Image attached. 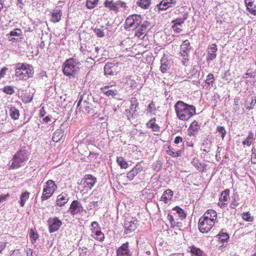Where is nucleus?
<instances>
[{
    "mask_svg": "<svg viewBox=\"0 0 256 256\" xmlns=\"http://www.w3.org/2000/svg\"><path fill=\"white\" fill-rule=\"evenodd\" d=\"M176 4V0H162L156 6L159 10H166L169 8L173 7Z\"/></svg>",
    "mask_w": 256,
    "mask_h": 256,
    "instance_id": "nucleus-14",
    "label": "nucleus"
},
{
    "mask_svg": "<svg viewBox=\"0 0 256 256\" xmlns=\"http://www.w3.org/2000/svg\"><path fill=\"white\" fill-rule=\"evenodd\" d=\"M230 76V72L228 70H226L224 74L222 76V79L226 80H230L229 76Z\"/></svg>",
    "mask_w": 256,
    "mask_h": 256,
    "instance_id": "nucleus-56",
    "label": "nucleus"
},
{
    "mask_svg": "<svg viewBox=\"0 0 256 256\" xmlns=\"http://www.w3.org/2000/svg\"><path fill=\"white\" fill-rule=\"evenodd\" d=\"M129 243L123 244L116 250L117 256H132V252L128 248Z\"/></svg>",
    "mask_w": 256,
    "mask_h": 256,
    "instance_id": "nucleus-15",
    "label": "nucleus"
},
{
    "mask_svg": "<svg viewBox=\"0 0 256 256\" xmlns=\"http://www.w3.org/2000/svg\"><path fill=\"white\" fill-rule=\"evenodd\" d=\"M188 248V252L191 253V256H207L202 250L194 246H190Z\"/></svg>",
    "mask_w": 256,
    "mask_h": 256,
    "instance_id": "nucleus-24",
    "label": "nucleus"
},
{
    "mask_svg": "<svg viewBox=\"0 0 256 256\" xmlns=\"http://www.w3.org/2000/svg\"><path fill=\"white\" fill-rule=\"evenodd\" d=\"M150 4L151 0H139L136 2V4L144 9L148 8Z\"/></svg>",
    "mask_w": 256,
    "mask_h": 256,
    "instance_id": "nucleus-36",
    "label": "nucleus"
},
{
    "mask_svg": "<svg viewBox=\"0 0 256 256\" xmlns=\"http://www.w3.org/2000/svg\"><path fill=\"white\" fill-rule=\"evenodd\" d=\"M251 162L252 164H256V154L251 155Z\"/></svg>",
    "mask_w": 256,
    "mask_h": 256,
    "instance_id": "nucleus-64",
    "label": "nucleus"
},
{
    "mask_svg": "<svg viewBox=\"0 0 256 256\" xmlns=\"http://www.w3.org/2000/svg\"><path fill=\"white\" fill-rule=\"evenodd\" d=\"M219 240L222 242H227L229 239V236L226 232H222V230L217 236Z\"/></svg>",
    "mask_w": 256,
    "mask_h": 256,
    "instance_id": "nucleus-39",
    "label": "nucleus"
},
{
    "mask_svg": "<svg viewBox=\"0 0 256 256\" xmlns=\"http://www.w3.org/2000/svg\"><path fill=\"white\" fill-rule=\"evenodd\" d=\"M242 218L244 220L248 222H252L254 220V217L251 216V214L250 213V212H246L242 213Z\"/></svg>",
    "mask_w": 256,
    "mask_h": 256,
    "instance_id": "nucleus-41",
    "label": "nucleus"
},
{
    "mask_svg": "<svg viewBox=\"0 0 256 256\" xmlns=\"http://www.w3.org/2000/svg\"><path fill=\"white\" fill-rule=\"evenodd\" d=\"M142 170V168L136 164L132 169L127 174V178L132 180L134 177Z\"/></svg>",
    "mask_w": 256,
    "mask_h": 256,
    "instance_id": "nucleus-23",
    "label": "nucleus"
},
{
    "mask_svg": "<svg viewBox=\"0 0 256 256\" xmlns=\"http://www.w3.org/2000/svg\"><path fill=\"white\" fill-rule=\"evenodd\" d=\"M200 125L198 124V122L194 120L192 122L188 128V134L190 136H195L200 130Z\"/></svg>",
    "mask_w": 256,
    "mask_h": 256,
    "instance_id": "nucleus-21",
    "label": "nucleus"
},
{
    "mask_svg": "<svg viewBox=\"0 0 256 256\" xmlns=\"http://www.w3.org/2000/svg\"><path fill=\"white\" fill-rule=\"evenodd\" d=\"M215 81L214 74H209L206 80V83L208 84V86H212Z\"/></svg>",
    "mask_w": 256,
    "mask_h": 256,
    "instance_id": "nucleus-42",
    "label": "nucleus"
},
{
    "mask_svg": "<svg viewBox=\"0 0 256 256\" xmlns=\"http://www.w3.org/2000/svg\"><path fill=\"white\" fill-rule=\"evenodd\" d=\"M172 28L173 29V30L176 33H180L182 32V29L180 28H178V26H176V25H173L172 26Z\"/></svg>",
    "mask_w": 256,
    "mask_h": 256,
    "instance_id": "nucleus-59",
    "label": "nucleus"
},
{
    "mask_svg": "<svg viewBox=\"0 0 256 256\" xmlns=\"http://www.w3.org/2000/svg\"><path fill=\"white\" fill-rule=\"evenodd\" d=\"M160 70L162 73L166 72L170 68V62L167 57L164 56L160 60Z\"/></svg>",
    "mask_w": 256,
    "mask_h": 256,
    "instance_id": "nucleus-27",
    "label": "nucleus"
},
{
    "mask_svg": "<svg viewBox=\"0 0 256 256\" xmlns=\"http://www.w3.org/2000/svg\"><path fill=\"white\" fill-rule=\"evenodd\" d=\"M256 103V97L252 96L251 98V102H250V104H246V109H247V110L252 109L254 108V106L255 105Z\"/></svg>",
    "mask_w": 256,
    "mask_h": 256,
    "instance_id": "nucleus-47",
    "label": "nucleus"
},
{
    "mask_svg": "<svg viewBox=\"0 0 256 256\" xmlns=\"http://www.w3.org/2000/svg\"><path fill=\"white\" fill-rule=\"evenodd\" d=\"M217 132L221 134V137L223 140L226 134V130L224 126H218L216 128Z\"/></svg>",
    "mask_w": 256,
    "mask_h": 256,
    "instance_id": "nucleus-49",
    "label": "nucleus"
},
{
    "mask_svg": "<svg viewBox=\"0 0 256 256\" xmlns=\"http://www.w3.org/2000/svg\"><path fill=\"white\" fill-rule=\"evenodd\" d=\"M84 208L78 200H74L71 203L68 212L72 216H74L81 214Z\"/></svg>",
    "mask_w": 256,
    "mask_h": 256,
    "instance_id": "nucleus-11",
    "label": "nucleus"
},
{
    "mask_svg": "<svg viewBox=\"0 0 256 256\" xmlns=\"http://www.w3.org/2000/svg\"><path fill=\"white\" fill-rule=\"evenodd\" d=\"M120 71L118 63L107 62L104 66V75L107 77L116 75Z\"/></svg>",
    "mask_w": 256,
    "mask_h": 256,
    "instance_id": "nucleus-10",
    "label": "nucleus"
},
{
    "mask_svg": "<svg viewBox=\"0 0 256 256\" xmlns=\"http://www.w3.org/2000/svg\"><path fill=\"white\" fill-rule=\"evenodd\" d=\"M148 128L152 129L153 132H158L160 130V127L156 124V118L150 119L146 124Z\"/></svg>",
    "mask_w": 256,
    "mask_h": 256,
    "instance_id": "nucleus-30",
    "label": "nucleus"
},
{
    "mask_svg": "<svg viewBox=\"0 0 256 256\" xmlns=\"http://www.w3.org/2000/svg\"><path fill=\"white\" fill-rule=\"evenodd\" d=\"M130 103L131 105L130 110L132 112V118H135L138 116V114L136 112L139 104L136 98H131Z\"/></svg>",
    "mask_w": 256,
    "mask_h": 256,
    "instance_id": "nucleus-19",
    "label": "nucleus"
},
{
    "mask_svg": "<svg viewBox=\"0 0 256 256\" xmlns=\"http://www.w3.org/2000/svg\"><path fill=\"white\" fill-rule=\"evenodd\" d=\"M28 156V148L27 146L21 147L14 156L12 162L10 166L12 169L18 168L22 166V164L27 160Z\"/></svg>",
    "mask_w": 256,
    "mask_h": 256,
    "instance_id": "nucleus-4",
    "label": "nucleus"
},
{
    "mask_svg": "<svg viewBox=\"0 0 256 256\" xmlns=\"http://www.w3.org/2000/svg\"><path fill=\"white\" fill-rule=\"evenodd\" d=\"M218 50L216 44H212L208 46L206 56L207 61H212L216 57V52Z\"/></svg>",
    "mask_w": 256,
    "mask_h": 256,
    "instance_id": "nucleus-18",
    "label": "nucleus"
},
{
    "mask_svg": "<svg viewBox=\"0 0 256 256\" xmlns=\"http://www.w3.org/2000/svg\"><path fill=\"white\" fill-rule=\"evenodd\" d=\"M3 92L10 95L12 94L14 92V88L12 86H6L2 89Z\"/></svg>",
    "mask_w": 256,
    "mask_h": 256,
    "instance_id": "nucleus-46",
    "label": "nucleus"
},
{
    "mask_svg": "<svg viewBox=\"0 0 256 256\" xmlns=\"http://www.w3.org/2000/svg\"><path fill=\"white\" fill-rule=\"evenodd\" d=\"M182 142V138L180 136H177L176 137L174 142L176 144H178L180 142Z\"/></svg>",
    "mask_w": 256,
    "mask_h": 256,
    "instance_id": "nucleus-60",
    "label": "nucleus"
},
{
    "mask_svg": "<svg viewBox=\"0 0 256 256\" xmlns=\"http://www.w3.org/2000/svg\"><path fill=\"white\" fill-rule=\"evenodd\" d=\"M202 217L204 218H208V220H212V222H216L217 218V214L214 210H209Z\"/></svg>",
    "mask_w": 256,
    "mask_h": 256,
    "instance_id": "nucleus-25",
    "label": "nucleus"
},
{
    "mask_svg": "<svg viewBox=\"0 0 256 256\" xmlns=\"http://www.w3.org/2000/svg\"><path fill=\"white\" fill-rule=\"evenodd\" d=\"M98 0H87L86 6L88 9L94 8L98 4Z\"/></svg>",
    "mask_w": 256,
    "mask_h": 256,
    "instance_id": "nucleus-45",
    "label": "nucleus"
},
{
    "mask_svg": "<svg viewBox=\"0 0 256 256\" xmlns=\"http://www.w3.org/2000/svg\"><path fill=\"white\" fill-rule=\"evenodd\" d=\"M57 188L58 186L54 180H48L45 183L44 188L41 196L42 200H46L50 198Z\"/></svg>",
    "mask_w": 256,
    "mask_h": 256,
    "instance_id": "nucleus-5",
    "label": "nucleus"
},
{
    "mask_svg": "<svg viewBox=\"0 0 256 256\" xmlns=\"http://www.w3.org/2000/svg\"><path fill=\"white\" fill-rule=\"evenodd\" d=\"M156 108L155 104L152 101L148 106V112L150 113H152L154 110H156Z\"/></svg>",
    "mask_w": 256,
    "mask_h": 256,
    "instance_id": "nucleus-53",
    "label": "nucleus"
},
{
    "mask_svg": "<svg viewBox=\"0 0 256 256\" xmlns=\"http://www.w3.org/2000/svg\"><path fill=\"white\" fill-rule=\"evenodd\" d=\"M184 22L182 19V18H178L173 20H172V23L173 24V25H176V26H182V24H183Z\"/></svg>",
    "mask_w": 256,
    "mask_h": 256,
    "instance_id": "nucleus-52",
    "label": "nucleus"
},
{
    "mask_svg": "<svg viewBox=\"0 0 256 256\" xmlns=\"http://www.w3.org/2000/svg\"><path fill=\"white\" fill-rule=\"evenodd\" d=\"M138 222L136 220L128 221L124 222V233L129 234L136 230L138 227Z\"/></svg>",
    "mask_w": 256,
    "mask_h": 256,
    "instance_id": "nucleus-17",
    "label": "nucleus"
},
{
    "mask_svg": "<svg viewBox=\"0 0 256 256\" xmlns=\"http://www.w3.org/2000/svg\"><path fill=\"white\" fill-rule=\"evenodd\" d=\"M12 66L15 70L14 76L18 80H26L33 76L34 68L31 64L18 62Z\"/></svg>",
    "mask_w": 256,
    "mask_h": 256,
    "instance_id": "nucleus-2",
    "label": "nucleus"
},
{
    "mask_svg": "<svg viewBox=\"0 0 256 256\" xmlns=\"http://www.w3.org/2000/svg\"><path fill=\"white\" fill-rule=\"evenodd\" d=\"M91 236L100 242H103L104 240V234L101 232V230L92 232Z\"/></svg>",
    "mask_w": 256,
    "mask_h": 256,
    "instance_id": "nucleus-33",
    "label": "nucleus"
},
{
    "mask_svg": "<svg viewBox=\"0 0 256 256\" xmlns=\"http://www.w3.org/2000/svg\"><path fill=\"white\" fill-rule=\"evenodd\" d=\"M80 63L76 58H70L62 65V72L66 76L70 78H74L80 70Z\"/></svg>",
    "mask_w": 256,
    "mask_h": 256,
    "instance_id": "nucleus-3",
    "label": "nucleus"
},
{
    "mask_svg": "<svg viewBox=\"0 0 256 256\" xmlns=\"http://www.w3.org/2000/svg\"><path fill=\"white\" fill-rule=\"evenodd\" d=\"M150 25V23L148 22L146 20L142 21V23L138 26V28H136L134 36L138 38H140V36L146 32Z\"/></svg>",
    "mask_w": 256,
    "mask_h": 256,
    "instance_id": "nucleus-13",
    "label": "nucleus"
},
{
    "mask_svg": "<svg viewBox=\"0 0 256 256\" xmlns=\"http://www.w3.org/2000/svg\"><path fill=\"white\" fill-rule=\"evenodd\" d=\"M22 32L20 28H16L14 30L10 31L8 35L10 36H18L21 35Z\"/></svg>",
    "mask_w": 256,
    "mask_h": 256,
    "instance_id": "nucleus-51",
    "label": "nucleus"
},
{
    "mask_svg": "<svg viewBox=\"0 0 256 256\" xmlns=\"http://www.w3.org/2000/svg\"><path fill=\"white\" fill-rule=\"evenodd\" d=\"M62 13L60 9H55L52 14L50 21L53 23L58 22L60 20Z\"/></svg>",
    "mask_w": 256,
    "mask_h": 256,
    "instance_id": "nucleus-28",
    "label": "nucleus"
},
{
    "mask_svg": "<svg viewBox=\"0 0 256 256\" xmlns=\"http://www.w3.org/2000/svg\"><path fill=\"white\" fill-rule=\"evenodd\" d=\"M30 192H22L20 196V204L21 206H24L26 202L29 198Z\"/></svg>",
    "mask_w": 256,
    "mask_h": 256,
    "instance_id": "nucleus-37",
    "label": "nucleus"
},
{
    "mask_svg": "<svg viewBox=\"0 0 256 256\" xmlns=\"http://www.w3.org/2000/svg\"><path fill=\"white\" fill-rule=\"evenodd\" d=\"M100 91L108 98L119 100L120 94L116 88H109L108 86H104L100 88Z\"/></svg>",
    "mask_w": 256,
    "mask_h": 256,
    "instance_id": "nucleus-12",
    "label": "nucleus"
},
{
    "mask_svg": "<svg viewBox=\"0 0 256 256\" xmlns=\"http://www.w3.org/2000/svg\"><path fill=\"white\" fill-rule=\"evenodd\" d=\"M96 178L91 174H86L81 180L80 184L83 187L82 191L90 190L96 182Z\"/></svg>",
    "mask_w": 256,
    "mask_h": 256,
    "instance_id": "nucleus-7",
    "label": "nucleus"
},
{
    "mask_svg": "<svg viewBox=\"0 0 256 256\" xmlns=\"http://www.w3.org/2000/svg\"><path fill=\"white\" fill-rule=\"evenodd\" d=\"M91 226L92 227V232H94L100 230V228L98 223L96 221L92 222L91 224Z\"/></svg>",
    "mask_w": 256,
    "mask_h": 256,
    "instance_id": "nucleus-50",
    "label": "nucleus"
},
{
    "mask_svg": "<svg viewBox=\"0 0 256 256\" xmlns=\"http://www.w3.org/2000/svg\"><path fill=\"white\" fill-rule=\"evenodd\" d=\"M69 198L67 194L62 192L57 196L56 204L59 206H62L68 202Z\"/></svg>",
    "mask_w": 256,
    "mask_h": 256,
    "instance_id": "nucleus-20",
    "label": "nucleus"
},
{
    "mask_svg": "<svg viewBox=\"0 0 256 256\" xmlns=\"http://www.w3.org/2000/svg\"><path fill=\"white\" fill-rule=\"evenodd\" d=\"M64 135V131L61 129L57 130L54 134L52 138L53 142H57L62 138Z\"/></svg>",
    "mask_w": 256,
    "mask_h": 256,
    "instance_id": "nucleus-34",
    "label": "nucleus"
},
{
    "mask_svg": "<svg viewBox=\"0 0 256 256\" xmlns=\"http://www.w3.org/2000/svg\"><path fill=\"white\" fill-rule=\"evenodd\" d=\"M104 26H102L100 28H95L94 30V32L99 38H103L104 36Z\"/></svg>",
    "mask_w": 256,
    "mask_h": 256,
    "instance_id": "nucleus-44",
    "label": "nucleus"
},
{
    "mask_svg": "<svg viewBox=\"0 0 256 256\" xmlns=\"http://www.w3.org/2000/svg\"><path fill=\"white\" fill-rule=\"evenodd\" d=\"M30 236L32 240V242L34 244L38 238L39 236L33 229H31L30 232Z\"/></svg>",
    "mask_w": 256,
    "mask_h": 256,
    "instance_id": "nucleus-43",
    "label": "nucleus"
},
{
    "mask_svg": "<svg viewBox=\"0 0 256 256\" xmlns=\"http://www.w3.org/2000/svg\"><path fill=\"white\" fill-rule=\"evenodd\" d=\"M214 223L212 220H208V218H204L201 217L198 221V229L201 232L206 233L211 230Z\"/></svg>",
    "mask_w": 256,
    "mask_h": 256,
    "instance_id": "nucleus-9",
    "label": "nucleus"
},
{
    "mask_svg": "<svg viewBox=\"0 0 256 256\" xmlns=\"http://www.w3.org/2000/svg\"><path fill=\"white\" fill-rule=\"evenodd\" d=\"M104 5L105 8H107L109 10H112L115 12H118L117 6H116V1L114 0H106Z\"/></svg>",
    "mask_w": 256,
    "mask_h": 256,
    "instance_id": "nucleus-26",
    "label": "nucleus"
},
{
    "mask_svg": "<svg viewBox=\"0 0 256 256\" xmlns=\"http://www.w3.org/2000/svg\"><path fill=\"white\" fill-rule=\"evenodd\" d=\"M244 3L246 6L247 10L252 14L254 16L256 15V6L254 4V2H248V0H244Z\"/></svg>",
    "mask_w": 256,
    "mask_h": 256,
    "instance_id": "nucleus-32",
    "label": "nucleus"
},
{
    "mask_svg": "<svg viewBox=\"0 0 256 256\" xmlns=\"http://www.w3.org/2000/svg\"><path fill=\"white\" fill-rule=\"evenodd\" d=\"M168 154L174 157H179L182 156V151L178 150L176 152H174L173 150L170 149L168 150Z\"/></svg>",
    "mask_w": 256,
    "mask_h": 256,
    "instance_id": "nucleus-48",
    "label": "nucleus"
},
{
    "mask_svg": "<svg viewBox=\"0 0 256 256\" xmlns=\"http://www.w3.org/2000/svg\"><path fill=\"white\" fill-rule=\"evenodd\" d=\"M9 108L10 118L14 120H18L20 115L19 110L12 105H10Z\"/></svg>",
    "mask_w": 256,
    "mask_h": 256,
    "instance_id": "nucleus-29",
    "label": "nucleus"
},
{
    "mask_svg": "<svg viewBox=\"0 0 256 256\" xmlns=\"http://www.w3.org/2000/svg\"><path fill=\"white\" fill-rule=\"evenodd\" d=\"M173 192L170 189L166 190L163 194L162 196L160 198V200L163 201L164 203L167 204L168 202V200L170 199L173 196Z\"/></svg>",
    "mask_w": 256,
    "mask_h": 256,
    "instance_id": "nucleus-31",
    "label": "nucleus"
},
{
    "mask_svg": "<svg viewBox=\"0 0 256 256\" xmlns=\"http://www.w3.org/2000/svg\"><path fill=\"white\" fill-rule=\"evenodd\" d=\"M230 190L226 189L224 190L220 195V200L222 202H227L229 198Z\"/></svg>",
    "mask_w": 256,
    "mask_h": 256,
    "instance_id": "nucleus-40",
    "label": "nucleus"
},
{
    "mask_svg": "<svg viewBox=\"0 0 256 256\" xmlns=\"http://www.w3.org/2000/svg\"><path fill=\"white\" fill-rule=\"evenodd\" d=\"M83 98H84V95L79 96L78 97L77 108H78L80 106V105L83 100Z\"/></svg>",
    "mask_w": 256,
    "mask_h": 256,
    "instance_id": "nucleus-61",
    "label": "nucleus"
},
{
    "mask_svg": "<svg viewBox=\"0 0 256 256\" xmlns=\"http://www.w3.org/2000/svg\"><path fill=\"white\" fill-rule=\"evenodd\" d=\"M174 107L177 117L181 120H187L196 114L194 106L187 104L181 100L178 101Z\"/></svg>",
    "mask_w": 256,
    "mask_h": 256,
    "instance_id": "nucleus-1",
    "label": "nucleus"
},
{
    "mask_svg": "<svg viewBox=\"0 0 256 256\" xmlns=\"http://www.w3.org/2000/svg\"><path fill=\"white\" fill-rule=\"evenodd\" d=\"M180 54L184 58V60H188V52H190V50L191 49V47L190 46V43L188 40H184L182 44L180 46Z\"/></svg>",
    "mask_w": 256,
    "mask_h": 256,
    "instance_id": "nucleus-16",
    "label": "nucleus"
},
{
    "mask_svg": "<svg viewBox=\"0 0 256 256\" xmlns=\"http://www.w3.org/2000/svg\"><path fill=\"white\" fill-rule=\"evenodd\" d=\"M62 224V222L58 217H50L47 220L48 232L50 234L57 232Z\"/></svg>",
    "mask_w": 256,
    "mask_h": 256,
    "instance_id": "nucleus-8",
    "label": "nucleus"
},
{
    "mask_svg": "<svg viewBox=\"0 0 256 256\" xmlns=\"http://www.w3.org/2000/svg\"><path fill=\"white\" fill-rule=\"evenodd\" d=\"M172 210L175 212L174 213L175 218L178 219L179 218L180 220H182L186 218V214L180 207L178 206H175L173 208Z\"/></svg>",
    "mask_w": 256,
    "mask_h": 256,
    "instance_id": "nucleus-22",
    "label": "nucleus"
},
{
    "mask_svg": "<svg viewBox=\"0 0 256 256\" xmlns=\"http://www.w3.org/2000/svg\"><path fill=\"white\" fill-rule=\"evenodd\" d=\"M88 102L86 100H84V112L87 113V114H89L90 112V111L92 110V108L90 106H88L86 105V104H87Z\"/></svg>",
    "mask_w": 256,
    "mask_h": 256,
    "instance_id": "nucleus-54",
    "label": "nucleus"
},
{
    "mask_svg": "<svg viewBox=\"0 0 256 256\" xmlns=\"http://www.w3.org/2000/svg\"><path fill=\"white\" fill-rule=\"evenodd\" d=\"M132 112L130 110H126L125 112V114L128 118V120H130V116H132Z\"/></svg>",
    "mask_w": 256,
    "mask_h": 256,
    "instance_id": "nucleus-62",
    "label": "nucleus"
},
{
    "mask_svg": "<svg viewBox=\"0 0 256 256\" xmlns=\"http://www.w3.org/2000/svg\"><path fill=\"white\" fill-rule=\"evenodd\" d=\"M238 204V203L236 200H234L231 204H230V208L232 209H234L236 206Z\"/></svg>",
    "mask_w": 256,
    "mask_h": 256,
    "instance_id": "nucleus-63",
    "label": "nucleus"
},
{
    "mask_svg": "<svg viewBox=\"0 0 256 256\" xmlns=\"http://www.w3.org/2000/svg\"><path fill=\"white\" fill-rule=\"evenodd\" d=\"M116 6H117L118 11V10L119 7H121L122 8H126V4L124 2L120 1V0H118L116 1Z\"/></svg>",
    "mask_w": 256,
    "mask_h": 256,
    "instance_id": "nucleus-55",
    "label": "nucleus"
},
{
    "mask_svg": "<svg viewBox=\"0 0 256 256\" xmlns=\"http://www.w3.org/2000/svg\"><path fill=\"white\" fill-rule=\"evenodd\" d=\"M254 140L253 132L250 131L248 132V135L246 139L242 142L243 145H246L249 146L251 145L252 141Z\"/></svg>",
    "mask_w": 256,
    "mask_h": 256,
    "instance_id": "nucleus-35",
    "label": "nucleus"
},
{
    "mask_svg": "<svg viewBox=\"0 0 256 256\" xmlns=\"http://www.w3.org/2000/svg\"><path fill=\"white\" fill-rule=\"evenodd\" d=\"M116 162L122 168L126 169L128 167L127 162L124 160V158L122 156L117 157Z\"/></svg>",
    "mask_w": 256,
    "mask_h": 256,
    "instance_id": "nucleus-38",
    "label": "nucleus"
},
{
    "mask_svg": "<svg viewBox=\"0 0 256 256\" xmlns=\"http://www.w3.org/2000/svg\"><path fill=\"white\" fill-rule=\"evenodd\" d=\"M8 68L6 67L2 68L0 70V80L4 78L6 74Z\"/></svg>",
    "mask_w": 256,
    "mask_h": 256,
    "instance_id": "nucleus-58",
    "label": "nucleus"
},
{
    "mask_svg": "<svg viewBox=\"0 0 256 256\" xmlns=\"http://www.w3.org/2000/svg\"><path fill=\"white\" fill-rule=\"evenodd\" d=\"M142 21V18L139 14H132L126 20L124 28L126 29L128 28H138Z\"/></svg>",
    "mask_w": 256,
    "mask_h": 256,
    "instance_id": "nucleus-6",
    "label": "nucleus"
},
{
    "mask_svg": "<svg viewBox=\"0 0 256 256\" xmlns=\"http://www.w3.org/2000/svg\"><path fill=\"white\" fill-rule=\"evenodd\" d=\"M238 101H239V98H234V108L236 111L238 110L240 108V107L238 106Z\"/></svg>",
    "mask_w": 256,
    "mask_h": 256,
    "instance_id": "nucleus-57",
    "label": "nucleus"
}]
</instances>
